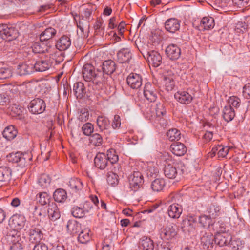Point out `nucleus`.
<instances>
[{"mask_svg": "<svg viewBox=\"0 0 250 250\" xmlns=\"http://www.w3.org/2000/svg\"><path fill=\"white\" fill-rule=\"evenodd\" d=\"M231 239V235L228 232L217 233L214 236L215 243L220 247L229 245Z\"/></svg>", "mask_w": 250, "mask_h": 250, "instance_id": "6e6552de", "label": "nucleus"}, {"mask_svg": "<svg viewBox=\"0 0 250 250\" xmlns=\"http://www.w3.org/2000/svg\"><path fill=\"white\" fill-rule=\"evenodd\" d=\"M34 72L33 64L24 62L19 64L17 73L20 76L28 75Z\"/></svg>", "mask_w": 250, "mask_h": 250, "instance_id": "6ab92c4d", "label": "nucleus"}, {"mask_svg": "<svg viewBox=\"0 0 250 250\" xmlns=\"http://www.w3.org/2000/svg\"><path fill=\"white\" fill-rule=\"evenodd\" d=\"M90 230L88 229H84L80 231L78 237V240L82 244H86L89 242L91 239V236L89 234Z\"/></svg>", "mask_w": 250, "mask_h": 250, "instance_id": "4c0bfd02", "label": "nucleus"}, {"mask_svg": "<svg viewBox=\"0 0 250 250\" xmlns=\"http://www.w3.org/2000/svg\"><path fill=\"white\" fill-rule=\"evenodd\" d=\"M50 196L46 192H43L39 194V202L42 205H45L49 203Z\"/></svg>", "mask_w": 250, "mask_h": 250, "instance_id": "8fccbe9b", "label": "nucleus"}, {"mask_svg": "<svg viewBox=\"0 0 250 250\" xmlns=\"http://www.w3.org/2000/svg\"><path fill=\"white\" fill-rule=\"evenodd\" d=\"M214 20L211 17H204L201 21L199 25V30L204 31L209 30L214 27Z\"/></svg>", "mask_w": 250, "mask_h": 250, "instance_id": "5701e85b", "label": "nucleus"}, {"mask_svg": "<svg viewBox=\"0 0 250 250\" xmlns=\"http://www.w3.org/2000/svg\"><path fill=\"white\" fill-rule=\"evenodd\" d=\"M33 250H48V247L43 243H38L35 245Z\"/></svg>", "mask_w": 250, "mask_h": 250, "instance_id": "774afa93", "label": "nucleus"}, {"mask_svg": "<svg viewBox=\"0 0 250 250\" xmlns=\"http://www.w3.org/2000/svg\"><path fill=\"white\" fill-rule=\"evenodd\" d=\"M85 88L83 83L77 82L74 83L73 91L77 98H82L85 94Z\"/></svg>", "mask_w": 250, "mask_h": 250, "instance_id": "72a5a7b5", "label": "nucleus"}, {"mask_svg": "<svg viewBox=\"0 0 250 250\" xmlns=\"http://www.w3.org/2000/svg\"><path fill=\"white\" fill-rule=\"evenodd\" d=\"M174 79L170 78L164 79L166 89L169 91H171L175 86Z\"/></svg>", "mask_w": 250, "mask_h": 250, "instance_id": "4d7b16f0", "label": "nucleus"}, {"mask_svg": "<svg viewBox=\"0 0 250 250\" xmlns=\"http://www.w3.org/2000/svg\"><path fill=\"white\" fill-rule=\"evenodd\" d=\"M28 108L32 114H39L42 113L45 110L46 104L42 99L35 98L30 102Z\"/></svg>", "mask_w": 250, "mask_h": 250, "instance_id": "7ed1b4c3", "label": "nucleus"}, {"mask_svg": "<svg viewBox=\"0 0 250 250\" xmlns=\"http://www.w3.org/2000/svg\"><path fill=\"white\" fill-rule=\"evenodd\" d=\"M166 182L163 178H157L153 180L151 184V188L155 192H160L163 190Z\"/></svg>", "mask_w": 250, "mask_h": 250, "instance_id": "473e14b6", "label": "nucleus"}, {"mask_svg": "<svg viewBox=\"0 0 250 250\" xmlns=\"http://www.w3.org/2000/svg\"><path fill=\"white\" fill-rule=\"evenodd\" d=\"M94 161L95 166L101 170L104 169L109 166L106 154L104 153H97Z\"/></svg>", "mask_w": 250, "mask_h": 250, "instance_id": "1a4fd4ad", "label": "nucleus"}, {"mask_svg": "<svg viewBox=\"0 0 250 250\" xmlns=\"http://www.w3.org/2000/svg\"><path fill=\"white\" fill-rule=\"evenodd\" d=\"M44 41L36 42L32 46V51L34 53H44L48 52L49 46L44 43Z\"/></svg>", "mask_w": 250, "mask_h": 250, "instance_id": "4be33fe9", "label": "nucleus"}, {"mask_svg": "<svg viewBox=\"0 0 250 250\" xmlns=\"http://www.w3.org/2000/svg\"><path fill=\"white\" fill-rule=\"evenodd\" d=\"M162 232L164 233L167 239H171L177 234V232L173 226L166 228L163 230Z\"/></svg>", "mask_w": 250, "mask_h": 250, "instance_id": "49530a36", "label": "nucleus"}, {"mask_svg": "<svg viewBox=\"0 0 250 250\" xmlns=\"http://www.w3.org/2000/svg\"><path fill=\"white\" fill-rule=\"evenodd\" d=\"M229 245L232 250H243L245 243L240 238H236L232 239Z\"/></svg>", "mask_w": 250, "mask_h": 250, "instance_id": "79ce46f5", "label": "nucleus"}, {"mask_svg": "<svg viewBox=\"0 0 250 250\" xmlns=\"http://www.w3.org/2000/svg\"><path fill=\"white\" fill-rule=\"evenodd\" d=\"M140 247L143 250H153L154 242L150 237L143 236L139 241Z\"/></svg>", "mask_w": 250, "mask_h": 250, "instance_id": "a878e982", "label": "nucleus"}, {"mask_svg": "<svg viewBox=\"0 0 250 250\" xmlns=\"http://www.w3.org/2000/svg\"><path fill=\"white\" fill-rule=\"evenodd\" d=\"M54 200L58 203H64L67 198V193L62 188L57 189L53 193Z\"/></svg>", "mask_w": 250, "mask_h": 250, "instance_id": "cd10ccee", "label": "nucleus"}, {"mask_svg": "<svg viewBox=\"0 0 250 250\" xmlns=\"http://www.w3.org/2000/svg\"><path fill=\"white\" fill-rule=\"evenodd\" d=\"M115 62L111 60H107L103 62L102 70L106 75H111L116 69Z\"/></svg>", "mask_w": 250, "mask_h": 250, "instance_id": "f3484780", "label": "nucleus"}, {"mask_svg": "<svg viewBox=\"0 0 250 250\" xmlns=\"http://www.w3.org/2000/svg\"><path fill=\"white\" fill-rule=\"evenodd\" d=\"M183 209L180 205L178 204H173L168 207L167 212L170 218L178 219Z\"/></svg>", "mask_w": 250, "mask_h": 250, "instance_id": "a211bd4d", "label": "nucleus"}, {"mask_svg": "<svg viewBox=\"0 0 250 250\" xmlns=\"http://www.w3.org/2000/svg\"><path fill=\"white\" fill-rule=\"evenodd\" d=\"M56 30L53 28L49 27L43 31L40 36L41 41H47L52 39L56 34Z\"/></svg>", "mask_w": 250, "mask_h": 250, "instance_id": "c85d7f7f", "label": "nucleus"}, {"mask_svg": "<svg viewBox=\"0 0 250 250\" xmlns=\"http://www.w3.org/2000/svg\"><path fill=\"white\" fill-rule=\"evenodd\" d=\"M155 113L157 118H161L166 114V110L163 103L159 102L156 104Z\"/></svg>", "mask_w": 250, "mask_h": 250, "instance_id": "de8ad7c7", "label": "nucleus"}, {"mask_svg": "<svg viewBox=\"0 0 250 250\" xmlns=\"http://www.w3.org/2000/svg\"><path fill=\"white\" fill-rule=\"evenodd\" d=\"M71 214L75 218H82L84 216L83 209L79 207H74L71 210Z\"/></svg>", "mask_w": 250, "mask_h": 250, "instance_id": "603ef678", "label": "nucleus"}, {"mask_svg": "<svg viewBox=\"0 0 250 250\" xmlns=\"http://www.w3.org/2000/svg\"><path fill=\"white\" fill-rule=\"evenodd\" d=\"M52 63L48 60H41L33 64V67L36 71L43 72L49 69Z\"/></svg>", "mask_w": 250, "mask_h": 250, "instance_id": "412c9836", "label": "nucleus"}, {"mask_svg": "<svg viewBox=\"0 0 250 250\" xmlns=\"http://www.w3.org/2000/svg\"><path fill=\"white\" fill-rule=\"evenodd\" d=\"M171 151L176 156H183L187 152V148L183 143L178 142L173 143L170 146Z\"/></svg>", "mask_w": 250, "mask_h": 250, "instance_id": "2eb2a0df", "label": "nucleus"}, {"mask_svg": "<svg viewBox=\"0 0 250 250\" xmlns=\"http://www.w3.org/2000/svg\"><path fill=\"white\" fill-rule=\"evenodd\" d=\"M17 131L13 125L6 127L2 132L3 136L7 140L14 139L17 135Z\"/></svg>", "mask_w": 250, "mask_h": 250, "instance_id": "2f4dec72", "label": "nucleus"}, {"mask_svg": "<svg viewBox=\"0 0 250 250\" xmlns=\"http://www.w3.org/2000/svg\"><path fill=\"white\" fill-rule=\"evenodd\" d=\"M243 95L247 99H250V83L245 85L243 88Z\"/></svg>", "mask_w": 250, "mask_h": 250, "instance_id": "0e129e2a", "label": "nucleus"}, {"mask_svg": "<svg viewBox=\"0 0 250 250\" xmlns=\"http://www.w3.org/2000/svg\"><path fill=\"white\" fill-rule=\"evenodd\" d=\"M146 57L149 64L155 67H158L162 63V56L157 51L152 50L148 52Z\"/></svg>", "mask_w": 250, "mask_h": 250, "instance_id": "0eeeda50", "label": "nucleus"}, {"mask_svg": "<svg viewBox=\"0 0 250 250\" xmlns=\"http://www.w3.org/2000/svg\"><path fill=\"white\" fill-rule=\"evenodd\" d=\"M23 107L18 104H13L11 107V110L17 115H20L22 112Z\"/></svg>", "mask_w": 250, "mask_h": 250, "instance_id": "69168bd1", "label": "nucleus"}, {"mask_svg": "<svg viewBox=\"0 0 250 250\" xmlns=\"http://www.w3.org/2000/svg\"><path fill=\"white\" fill-rule=\"evenodd\" d=\"M71 45V40L69 37L63 35L56 42V48L60 51H64L68 49Z\"/></svg>", "mask_w": 250, "mask_h": 250, "instance_id": "f8f14e48", "label": "nucleus"}, {"mask_svg": "<svg viewBox=\"0 0 250 250\" xmlns=\"http://www.w3.org/2000/svg\"><path fill=\"white\" fill-rule=\"evenodd\" d=\"M233 2L238 7H247L250 6L249 4V0H232Z\"/></svg>", "mask_w": 250, "mask_h": 250, "instance_id": "680f3d73", "label": "nucleus"}, {"mask_svg": "<svg viewBox=\"0 0 250 250\" xmlns=\"http://www.w3.org/2000/svg\"><path fill=\"white\" fill-rule=\"evenodd\" d=\"M66 227L68 231L72 235L78 233L82 229L81 224L76 220H69Z\"/></svg>", "mask_w": 250, "mask_h": 250, "instance_id": "aec40b11", "label": "nucleus"}, {"mask_svg": "<svg viewBox=\"0 0 250 250\" xmlns=\"http://www.w3.org/2000/svg\"><path fill=\"white\" fill-rule=\"evenodd\" d=\"M9 225L12 229L18 230L23 227L24 222L23 220H9Z\"/></svg>", "mask_w": 250, "mask_h": 250, "instance_id": "09e8293b", "label": "nucleus"}, {"mask_svg": "<svg viewBox=\"0 0 250 250\" xmlns=\"http://www.w3.org/2000/svg\"><path fill=\"white\" fill-rule=\"evenodd\" d=\"M103 22L101 20H97L94 24V28L96 35H103L104 34V27H102Z\"/></svg>", "mask_w": 250, "mask_h": 250, "instance_id": "6e6d98bb", "label": "nucleus"}, {"mask_svg": "<svg viewBox=\"0 0 250 250\" xmlns=\"http://www.w3.org/2000/svg\"><path fill=\"white\" fill-rule=\"evenodd\" d=\"M11 169L7 167H0V182H8L11 177Z\"/></svg>", "mask_w": 250, "mask_h": 250, "instance_id": "c9c22d12", "label": "nucleus"}, {"mask_svg": "<svg viewBox=\"0 0 250 250\" xmlns=\"http://www.w3.org/2000/svg\"><path fill=\"white\" fill-rule=\"evenodd\" d=\"M183 164L181 162L168 164L165 166L164 173L166 177L169 179H174L178 174V168H182Z\"/></svg>", "mask_w": 250, "mask_h": 250, "instance_id": "20e7f679", "label": "nucleus"}, {"mask_svg": "<svg viewBox=\"0 0 250 250\" xmlns=\"http://www.w3.org/2000/svg\"><path fill=\"white\" fill-rule=\"evenodd\" d=\"M83 134L86 136H89L94 131V126L90 123H86L82 127Z\"/></svg>", "mask_w": 250, "mask_h": 250, "instance_id": "3c124183", "label": "nucleus"}, {"mask_svg": "<svg viewBox=\"0 0 250 250\" xmlns=\"http://www.w3.org/2000/svg\"><path fill=\"white\" fill-rule=\"evenodd\" d=\"M94 67L91 64L86 63L83 67L82 74L84 79L87 82H90L93 79L95 74Z\"/></svg>", "mask_w": 250, "mask_h": 250, "instance_id": "4468645a", "label": "nucleus"}, {"mask_svg": "<svg viewBox=\"0 0 250 250\" xmlns=\"http://www.w3.org/2000/svg\"><path fill=\"white\" fill-rule=\"evenodd\" d=\"M166 53L170 60H177L181 55V49L177 45L171 44L166 48Z\"/></svg>", "mask_w": 250, "mask_h": 250, "instance_id": "9d476101", "label": "nucleus"}, {"mask_svg": "<svg viewBox=\"0 0 250 250\" xmlns=\"http://www.w3.org/2000/svg\"><path fill=\"white\" fill-rule=\"evenodd\" d=\"M170 78L173 79H175V70L173 68H167L165 69V71L164 73L163 79Z\"/></svg>", "mask_w": 250, "mask_h": 250, "instance_id": "bf43d9fd", "label": "nucleus"}, {"mask_svg": "<svg viewBox=\"0 0 250 250\" xmlns=\"http://www.w3.org/2000/svg\"><path fill=\"white\" fill-rule=\"evenodd\" d=\"M116 172L117 170L114 168L112 169V171L107 173V182L109 185L112 186L117 185L118 183V176L116 173Z\"/></svg>", "mask_w": 250, "mask_h": 250, "instance_id": "ea45409f", "label": "nucleus"}, {"mask_svg": "<svg viewBox=\"0 0 250 250\" xmlns=\"http://www.w3.org/2000/svg\"><path fill=\"white\" fill-rule=\"evenodd\" d=\"M219 152H218V156L219 158H224L228 154L229 148L227 146L218 145Z\"/></svg>", "mask_w": 250, "mask_h": 250, "instance_id": "13d9d810", "label": "nucleus"}, {"mask_svg": "<svg viewBox=\"0 0 250 250\" xmlns=\"http://www.w3.org/2000/svg\"><path fill=\"white\" fill-rule=\"evenodd\" d=\"M95 10V6L92 4L83 5L81 8V17L87 20L90 19V17Z\"/></svg>", "mask_w": 250, "mask_h": 250, "instance_id": "bb28decb", "label": "nucleus"}, {"mask_svg": "<svg viewBox=\"0 0 250 250\" xmlns=\"http://www.w3.org/2000/svg\"><path fill=\"white\" fill-rule=\"evenodd\" d=\"M167 135L170 141L179 140L181 138V132L177 129L172 128L167 131Z\"/></svg>", "mask_w": 250, "mask_h": 250, "instance_id": "37998d69", "label": "nucleus"}, {"mask_svg": "<svg viewBox=\"0 0 250 250\" xmlns=\"http://www.w3.org/2000/svg\"><path fill=\"white\" fill-rule=\"evenodd\" d=\"M12 70L10 68H1L0 69V79H6L12 76Z\"/></svg>", "mask_w": 250, "mask_h": 250, "instance_id": "5fc2aeb1", "label": "nucleus"}, {"mask_svg": "<svg viewBox=\"0 0 250 250\" xmlns=\"http://www.w3.org/2000/svg\"><path fill=\"white\" fill-rule=\"evenodd\" d=\"M96 122L101 131L106 130L108 133H110L108 131V129L110 128V121L107 117L104 116H98Z\"/></svg>", "mask_w": 250, "mask_h": 250, "instance_id": "b1692460", "label": "nucleus"}, {"mask_svg": "<svg viewBox=\"0 0 250 250\" xmlns=\"http://www.w3.org/2000/svg\"><path fill=\"white\" fill-rule=\"evenodd\" d=\"M69 183L71 189L75 190L76 191L81 190L83 188V184L79 179H71Z\"/></svg>", "mask_w": 250, "mask_h": 250, "instance_id": "c03bdc74", "label": "nucleus"}, {"mask_svg": "<svg viewBox=\"0 0 250 250\" xmlns=\"http://www.w3.org/2000/svg\"><path fill=\"white\" fill-rule=\"evenodd\" d=\"M51 182L50 177L45 174H42L38 178V183L41 188L44 189L48 187Z\"/></svg>", "mask_w": 250, "mask_h": 250, "instance_id": "a19ab883", "label": "nucleus"}, {"mask_svg": "<svg viewBox=\"0 0 250 250\" xmlns=\"http://www.w3.org/2000/svg\"><path fill=\"white\" fill-rule=\"evenodd\" d=\"M151 212V209L146 210L143 212L137 213L133 212V210L129 208H125L122 210V214L126 217H132L134 218H136V219H139V218L142 217V216L141 215L142 214L150 213Z\"/></svg>", "mask_w": 250, "mask_h": 250, "instance_id": "e433bc0d", "label": "nucleus"}, {"mask_svg": "<svg viewBox=\"0 0 250 250\" xmlns=\"http://www.w3.org/2000/svg\"><path fill=\"white\" fill-rule=\"evenodd\" d=\"M90 142L96 146H101L103 143V139L102 136L99 133H94L91 136Z\"/></svg>", "mask_w": 250, "mask_h": 250, "instance_id": "a18cd8bd", "label": "nucleus"}, {"mask_svg": "<svg viewBox=\"0 0 250 250\" xmlns=\"http://www.w3.org/2000/svg\"><path fill=\"white\" fill-rule=\"evenodd\" d=\"M23 155L20 153H16L14 155L13 160L15 163H21L22 164L25 163V159L23 157Z\"/></svg>", "mask_w": 250, "mask_h": 250, "instance_id": "052dcab7", "label": "nucleus"}, {"mask_svg": "<svg viewBox=\"0 0 250 250\" xmlns=\"http://www.w3.org/2000/svg\"><path fill=\"white\" fill-rule=\"evenodd\" d=\"M129 180L130 188L132 191L135 192L143 188L144 177L140 171H133L130 175Z\"/></svg>", "mask_w": 250, "mask_h": 250, "instance_id": "f257e3e1", "label": "nucleus"}, {"mask_svg": "<svg viewBox=\"0 0 250 250\" xmlns=\"http://www.w3.org/2000/svg\"><path fill=\"white\" fill-rule=\"evenodd\" d=\"M144 96L148 101L155 102L157 98V92L154 85L149 83H146L144 88Z\"/></svg>", "mask_w": 250, "mask_h": 250, "instance_id": "39448f33", "label": "nucleus"}, {"mask_svg": "<svg viewBox=\"0 0 250 250\" xmlns=\"http://www.w3.org/2000/svg\"><path fill=\"white\" fill-rule=\"evenodd\" d=\"M174 98L179 103L188 104L193 100L192 96L187 91H178L174 94Z\"/></svg>", "mask_w": 250, "mask_h": 250, "instance_id": "ddd939ff", "label": "nucleus"}, {"mask_svg": "<svg viewBox=\"0 0 250 250\" xmlns=\"http://www.w3.org/2000/svg\"><path fill=\"white\" fill-rule=\"evenodd\" d=\"M112 127L114 129L119 128L121 126L120 117L118 115H115L112 123Z\"/></svg>", "mask_w": 250, "mask_h": 250, "instance_id": "e2e57ef3", "label": "nucleus"}, {"mask_svg": "<svg viewBox=\"0 0 250 250\" xmlns=\"http://www.w3.org/2000/svg\"><path fill=\"white\" fill-rule=\"evenodd\" d=\"M180 27V21L176 18H170L167 19L165 23L166 30L172 33L178 31Z\"/></svg>", "mask_w": 250, "mask_h": 250, "instance_id": "9b49d317", "label": "nucleus"}, {"mask_svg": "<svg viewBox=\"0 0 250 250\" xmlns=\"http://www.w3.org/2000/svg\"><path fill=\"white\" fill-rule=\"evenodd\" d=\"M105 75L103 71L102 72L97 70L93 77V79L91 81L96 84L107 83L108 77L105 76Z\"/></svg>", "mask_w": 250, "mask_h": 250, "instance_id": "f704fd0d", "label": "nucleus"}, {"mask_svg": "<svg viewBox=\"0 0 250 250\" xmlns=\"http://www.w3.org/2000/svg\"><path fill=\"white\" fill-rule=\"evenodd\" d=\"M106 157L108 162H110V164L114 167V168H116V166H119L117 162L118 161V156L116 154L115 151L114 150H108L106 154Z\"/></svg>", "mask_w": 250, "mask_h": 250, "instance_id": "58836bf2", "label": "nucleus"}, {"mask_svg": "<svg viewBox=\"0 0 250 250\" xmlns=\"http://www.w3.org/2000/svg\"><path fill=\"white\" fill-rule=\"evenodd\" d=\"M18 35V30L15 27L6 24L0 26V36L3 40L11 41L15 39Z\"/></svg>", "mask_w": 250, "mask_h": 250, "instance_id": "f03ea898", "label": "nucleus"}, {"mask_svg": "<svg viewBox=\"0 0 250 250\" xmlns=\"http://www.w3.org/2000/svg\"><path fill=\"white\" fill-rule=\"evenodd\" d=\"M214 241V237L210 233H206L201 238V244L204 249H208L209 248H212Z\"/></svg>", "mask_w": 250, "mask_h": 250, "instance_id": "393cba45", "label": "nucleus"}, {"mask_svg": "<svg viewBox=\"0 0 250 250\" xmlns=\"http://www.w3.org/2000/svg\"><path fill=\"white\" fill-rule=\"evenodd\" d=\"M127 84L132 89H138L142 84V76L137 73H131L127 77Z\"/></svg>", "mask_w": 250, "mask_h": 250, "instance_id": "423d86ee", "label": "nucleus"}, {"mask_svg": "<svg viewBox=\"0 0 250 250\" xmlns=\"http://www.w3.org/2000/svg\"><path fill=\"white\" fill-rule=\"evenodd\" d=\"M117 26V30L118 31V34L121 36L123 37V34L125 32V26L126 24L124 21H121L119 23H118Z\"/></svg>", "mask_w": 250, "mask_h": 250, "instance_id": "338daca9", "label": "nucleus"}, {"mask_svg": "<svg viewBox=\"0 0 250 250\" xmlns=\"http://www.w3.org/2000/svg\"><path fill=\"white\" fill-rule=\"evenodd\" d=\"M132 58V53L129 48H122L117 53L118 61L121 63L128 62Z\"/></svg>", "mask_w": 250, "mask_h": 250, "instance_id": "dca6fc26", "label": "nucleus"}, {"mask_svg": "<svg viewBox=\"0 0 250 250\" xmlns=\"http://www.w3.org/2000/svg\"><path fill=\"white\" fill-rule=\"evenodd\" d=\"M223 117L227 122L232 121L235 116L234 109L230 106H225L223 110Z\"/></svg>", "mask_w": 250, "mask_h": 250, "instance_id": "7c9ffc66", "label": "nucleus"}, {"mask_svg": "<svg viewBox=\"0 0 250 250\" xmlns=\"http://www.w3.org/2000/svg\"><path fill=\"white\" fill-rule=\"evenodd\" d=\"M229 105L237 108L240 105V99L236 96H231L228 100Z\"/></svg>", "mask_w": 250, "mask_h": 250, "instance_id": "864d4df0", "label": "nucleus"}, {"mask_svg": "<svg viewBox=\"0 0 250 250\" xmlns=\"http://www.w3.org/2000/svg\"><path fill=\"white\" fill-rule=\"evenodd\" d=\"M43 237V234L38 229H34L30 230L29 240L31 243H37L40 242Z\"/></svg>", "mask_w": 250, "mask_h": 250, "instance_id": "c756f323", "label": "nucleus"}]
</instances>
